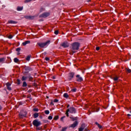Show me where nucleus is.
I'll use <instances>...</instances> for the list:
<instances>
[{"label":"nucleus","instance_id":"25","mask_svg":"<svg viewBox=\"0 0 131 131\" xmlns=\"http://www.w3.org/2000/svg\"><path fill=\"white\" fill-rule=\"evenodd\" d=\"M45 114H47V115L50 114V111H49V110H46V111H45Z\"/></svg>","mask_w":131,"mask_h":131},{"label":"nucleus","instance_id":"46","mask_svg":"<svg viewBox=\"0 0 131 131\" xmlns=\"http://www.w3.org/2000/svg\"><path fill=\"white\" fill-rule=\"evenodd\" d=\"M70 106V105L69 104V105H68V106H67V108H69V107Z\"/></svg>","mask_w":131,"mask_h":131},{"label":"nucleus","instance_id":"33","mask_svg":"<svg viewBox=\"0 0 131 131\" xmlns=\"http://www.w3.org/2000/svg\"><path fill=\"white\" fill-rule=\"evenodd\" d=\"M126 71H127V72H128V73H130V72H131V70L129 69H127Z\"/></svg>","mask_w":131,"mask_h":131},{"label":"nucleus","instance_id":"1","mask_svg":"<svg viewBox=\"0 0 131 131\" xmlns=\"http://www.w3.org/2000/svg\"><path fill=\"white\" fill-rule=\"evenodd\" d=\"M72 52H70V54L71 55H73L74 53L76 52V51H78V50H79V47H80V44L79 42H74L72 45Z\"/></svg>","mask_w":131,"mask_h":131},{"label":"nucleus","instance_id":"45","mask_svg":"<svg viewBox=\"0 0 131 131\" xmlns=\"http://www.w3.org/2000/svg\"><path fill=\"white\" fill-rule=\"evenodd\" d=\"M55 78H56V77L55 76H53V79H55Z\"/></svg>","mask_w":131,"mask_h":131},{"label":"nucleus","instance_id":"7","mask_svg":"<svg viewBox=\"0 0 131 131\" xmlns=\"http://www.w3.org/2000/svg\"><path fill=\"white\" fill-rule=\"evenodd\" d=\"M74 73L73 72H70L69 73V77H68V79L69 80H71L73 77H74Z\"/></svg>","mask_w":131,"mask_h":131},{"label":"nucleus","instance_id":"27","mask_svg":"<svg viewBox=\"0 0 131 131\" xmlns=\"http://www.w3.org/2000/svg\"><path fill=\"white\" fill-rule=\"evenodd\" d=\"M66 129H67V127H63L61 131H66Z\"/></svg>","mask_w":131,"mask_h":131},{"label":"nucleus","instance_id":"5","mask_svg":"<svg viewBox=\"0 0 131 131\" xmlns=\"http://www.w3.org/2000/svg\"><path fill=\"white\" fill-rule=\"evenodd\" d=\"M50 14V12H44L39 15V17L40 18H47V17H49Z\"/></svg>","mask_w":131,"mask_h":131},{"label":"nucleus","instance_id":"50","mask_svg":"<svg viewBox=\"0 0 131 131\" xmlns=\"http://www.w3.org/2000/svg\"><path fill=\"white\" fill-rule=\"evenodd\" d=\"M130 113H131V111H130Z\"/></svg>","mask_w":131,"mask_h":131},{"label":"nucleus","instance_id":"38","mask_svg":"<svg viewBox=\"0 0 131 131\" xmlns=\"http://www.w3.org/2000/svg\"><path fill=\"white\" fill-rule=\"evenodd\" d=\"M54 33H55V34H56V35L58 34L59 31H55L54 32Z\"/></svg>","mask_w":131,"mask_h":131},{"label":"nucleus","instance_id":"17","mask_svg":"<svg viewBox=\"0 0 131 131\" xmlns=\"http://www.w3.org/2000/svg\"><path fill=\"white\" fill-rule=\"evenodd\" d=\"M23 10V7H17V11H22Z\"/></svg>","mask_w":131,"mask_h":131},{"label":"nucleus","instance_id":"35","mask_svg":"<svg viewBox=\"0 0 131 131\" xmlns=\"http://www.w3.org/2000/svg\"><path fill=\"white\" fill-rule=\"evenodd\" d=\"M20 51H21V49H20V48L16 49V52H20Z\"/></svg>","mask_w":131,"mask_h":131},{"label":"nucleus","instance_id":"19","mask_svg":"<svg viewBox=\"0 0 131 131\" xmlns=\"http://www.w3.org/2000/svg\"><path fill=\"white\" fill-rule=\"evenodd\" d=\"M30 59H31V56L29 55L27 57L26 60H27V61H30Z\"/></svg>","mask_w":131,"mask_h":131},{"label":"nucleus","instance_id":"36","mask_svg":"<svg viewBox=\"0 0 131 131\" xmlns=\"http://www.w3.org/2000/svg\"><path fill=\"white\" fill-rule=\"evenodd\" d=\"M8 38H10V39L11 38H13V36L12 35H10L9 36H8Z\"/></svg>","mask_w":131,"mask_h":131},{"label":"nucleus","instance_id":"15","mask_svg":"<svg viewBox=\"0 0 131 131\" xmlns=\"http://www.w3.org/2000/svg\"><path fill=\"white\" fill-rule=\"evenodd\" d=\"M26 116V113H24V114H22L21 113L19 114V117H20L21 118L23 117H25Z\"/></svg>","mask_w":131,"mask_h":131},{"label":"nucleus","instance_id":"37","mask_svg":"<svg viewBox=\"0 0 131 131\" xmlns=\"http://www.w3.org/2000/svg\"><path fill=\"white\" fill-rule=\"evenodd\" d=\"M54 102L55 103H57V102H59V100L57 99H54Z\"/></svg>","mask_w":131,"mask_h":131},{"label":"nucleus","instance_id":"34","mask_svg":"<svg viewBox=\"0 0 131 131\" xmlns=\"http://www.w3.org/2000/svg\"><path fill=\"white\" fill-rule=\"evenodd\" d=\"M84 129L83 127H81L80 128H79V131H83Z\"/></svg>","mask_w":131,"mask_h":131},{"label":"nucleus","instance_id":"20","mask_svg":"<svg viewBox=\"0 0 131 131\" xmlns=\"http://www.w3.org/2000/svg\"><path fill=\"white\" fill-rule=\"evenodd\" d=\"M23 86L24 88H25L26 86H27V83H26V82L24 81L23 83Z\"/></svg>","mask_w":131,"mask_h":131},{"label":"nucleus","instance_id":"29","mask_svg":"<svg viewBox=\"0 0 131 131\" xmlns=\"http://www.w3.org/2000/svg\"><path fill=\"white\" fill-rule=\"evenodd\" d=\"M33 111H34L35 112H38V108H33Z\"/></svg>","mask_w":131,"mask_h":131},{"label":"nucleus","instance_id":"43","mask_svg":"<svg viewBox=\"0 0 131 131\" xmlns=\"http://www.w3.org/2000/svg\"><path fill=\"white\" fill-rule=\"evenodd\" d=\"M51 105H54V102H51Z\"/></svg>","mask_w":131,"mask_h":131},{"label":"nucleus","instance_id":"47","mask_svg":"<svg viewBox=\"0 0 131 131\" xmlns=\"http://www.w3.org/2000/svg\"><path fill=\"white\" fill-rule=\"evenodd\" d=\"M2 106L0 105V111L2 110Z\"/></svg>","mask_w":131,"mask_h":131},{"label":"nucleus","instance_id":"28","mask_svg":"<svg viewBox=\"0 0 131 131\" xmlns=\"http://www.w3.org/2000/svg\"><path fill=\"white\" fill-rule=\"evenodd\" d=\"M114 81H116V82L117 81V80H118V77H116L114 78Z\"/></svg>","mask_w":131,"mask_h":131},{"label":"nucleus","instance_id":"49","mask_svg":"<svg viewBox=\"0 0 131 131\" xmlns=\"http://www.w3.org/2000/svg\"><path fill=\"white\" fill-rule=\"evenodd\" d=\"M29 78H30V79H31L32 78V77H30Z\"/></svg>","mask_w":131,"mask_h":131},{"label":"nucleus","instance_id":"39","mask_svg":"<svg viewBox=\"0 0 131 131\" xmlns=\"http://www.w3.org/2000/svg\"><path fill=\"white\" fill-rule=\"evenodd\" d=\"M65 117H66L65 116H63V117H61V119H60V120L61 121H63V120L64 118H65Z\"/></svg>","mask_w":131,"mask_h":131},{"label":"nucleus","instance_id":"40","mask_svg":"<svg viewBox=\"0 0 131 131\" xmlns=\"http://www.w3.org/2000/svg\"><path fill=\"white\" fill-rule=\"evenodd\" d=\"M96 51H99L100 50V47H96Z\"/></svg>","mask_w":131,"mask_h":131},{"label":"nucleus","instance_id":"42","mask_svg":"<svg viewBox=\"0 0 131 131\" xmlns=\"http://www.w3.org/2000/svg\"><path fill=\"white\" fill-rule=\"evenodd\" d=\"M70 118H71L73 120H76V118L71 117Z\"/></svg>","mask_w":131,"mask_h":131},{"label":"nucleus","instance_id":"9","mask_svg":"<svg viewBox=\"0 0 131 131\" xmlns=\"http://www.w3.org/2000/svg\"><path fill=\"white\" fill-rule=\"evenodd\" d=\"M25 18L26 19H29V20H33V19H34V16H25Z\"/></svg>","mask_w":131,"mask_h":131},{"label":"nucleus","instance_id":"2","mask_svg":"<svg viewBox=\"0 0 131 131\" xmlns=\"http://www.w3.org/2000/svg\"><path fill=\"white\" fill-rule=\"evenodd\" d=\"M76 110H75V108L74 107H71L67 110L66 114L67 117H69V113L73 114L76 113Z\"/></svg>","mask_w":131,"mask_h":131},{"label":"nucleus","instance_id":"4","mask_svg":"<svg viewBox=\"0 0 131 131\" xmlns=\"http://www.w3.org/2000/svg\"><path fill=\"white\" fill-rule=\"evenodd\" d=\"M33 125L34 126H36V127H37L38 126H39V125H40L41 124V123L40 122V121H38V120L35 119L34 120L33 122Z\"/></svg>","mask_w":131,"mask_h":131},{"label":"nucleus","instance_id":"18","mask_svg":"<svg viewBox=\"0 0 131 131\" xmlns=\"http://www.w3.org/2000/svg\"><path fill=\"white\" fill-rule=\"evenodd\" d=\"M63 97H64V98H66V99H68V98L69 97V95H68V93H64L63 94Z\"/></svg>","mask_w":131,"mask_h":131},{"label":"nucleus","instance_id":"44","mask_svg":"<svg viewBox=\"0 0 131 131\" xmlns=\"http://www.w3.org/2000/svg\"><path fill=\"white\" fill-rule=\"evenodd\" d=\"M127 115V116H128V117L131 116V115L129 114H128Z\"/></svg>","mask_w":131,"mask_h":131},{"label":"nucleus","instance_id":"13","mask_svg":"<svg viewBox=\"0 0 131 131\" xmlns=\"http://www.w3.org/2000/svg\"><path fill=\"white\" fill-rule=\"evenodd\" d=\"M30 42V41L27 40V41H25V42H23L22 43V45H23V46H26V45H28V43H29Z\"/></svg>","mask_w":131,"mask_h":131},{"label":"nucleus","instance_id":"30","mask_svg":"<svg viewBox=\"0 0 131 131\" xmlns=\"http://www.w3.org/2000/svg\"><path fill=\"white\" fill-rule=\"evenodd\" d=\"M48 119H49V120H52L53 119V116H49L48 117Z\"/></svg>","mask_w":131,"mask_h":131},{"label":"nucleus","instance_id":"48","mask_svg":"<svg viewBox=\"0 0 131 131\" xmlns=\"http://www.w3.org/2000/svg\"><path fill=\"white\" fill-rule=\"evenodd\" d=\"M18 84H20V81L18 82Z\"/></svg>","mask_w":131,"mask_h":131},{"label":"nucleus","instance_id":"23","mask_svg":"<svg viewBox=\"0 0 131 131\" xmlns=\"http://www.w3.org/2000/svg\"><path fill=\"white\" fill-rule=\"evenodd\" d=\"M27 79V77H25V76H23L22 78H21V80L24 81V80H26Z\"/></svg>","mask_w":131,"mask_h":131},{"label":"nucleus","instance_id":"14","mask_svg":"<svg viewBox=\"0 0 131 131\" xmlns=\"http://www.w3.org/2000/svg\"><path fill=\"white\" fill-rule=\"evenodd\" d=\"M95 124H96V125H97L98 127H99V128L100 129H101V128H103V126H102V125H100V124H99L98 122H95Z\"/></svg>","mask_w":131,"mask_h":131},{"label":"nucleus","instance_id":"6","mask_svg":"<svg viewBox=\"0 0 131 131\" xmlns=\"http://www.w3.org/2000/svg\"><path fill=\"white\" fill-rule=\"evenodd\" d=\"M76 77L77 78V81H78L79 82H81V81L83 80V79L79 75H77Z\"/></svg>","mask_w":131,"mask_h":131},{"label":"nucleus","instance_id":"12","mask_svg":"<svg viewBox=\"0 0 131 131\" xmlns=\"http://www.w3.org/2000/svg\"><path fill=\"white\" fill-rule=\"evenodd\" d=\"M8 23H9L10 24H16L17 22L14 20H10L8 21Z\"/></svg>","mask_w":131,"mask_h":131},{"label":"nucleus","instance_id":"32","mask_svg":"<svg viewBox=\"0 0 131 131\" xmlns=\"http://www.w3.org/2000/svg\"><path fill=\"white\" fill-rule=\"evenodd\" d=\"M71 91L73 92V93H75V92H76V89H73L71 90Z\"/></svg>","mask_w":131,"mask_h":131},{"label":"nucleus","instance_id":"22","mask_svg":"<svg viewBox=\"0 0 131 131\" xmlns=\"http://www.w3.org/2000/svg\"><path fill=\"white\" fill-rule=\"evenodd\" d=\"M14 62H15V63H17V62H19V59L17 58H15L14 59Z\"/></svg>","mask_w":131,"mask_h":131},{"label":"nucleus","instance_id":"11","mask_svg":"<svg viewBox=\"0 0 131 131\" xmlns=\"http://www.w3.org/2000/svg\"><path fill=\"white\" fill-rule=\"evenodd\" d=\"M62 47H63V48H68L69 47V45L67 42H63L61 45Z\"/></svg>","mask_w":131,"mask_h":131},{"label":"nucleus","instance_id":"8","mask_svg":"<svg viewBox=\"0 0 131 131\" xmlns=\"http://www.w3.org/2000/svg\"><path fill=\"white\" fill-rule=\"evenodd\" d=\"M6 86L8 91H12V88H11V83H10V82H7L6 83Z\"/></svg>","mask_w":131,"mask_h":131},{"label":"nucleus","instance_id":"16","mask_svg":"<svg viewBox=\"0 0 131 131\" xmlns=\"http://www.w3.org/2000/svg\"><path fill=\"white\" fill-rule=\"evenodd\" d=\"M33 116L34 118H37L39 116V114L38 113H36L34 114Z\"/></svg>","mask_w":131,"mask_h":131},{"label":"nucleus","instance_id":"10","mask_svg":"<svg viewBox=\"0 0 131 131\" xmlns=\"http://www.w3.org/2000/svg\"><path fill=\"white\" fill-rule=\"evenodd\" d=\"M77 124H78V123L77 122V121H76L74 122L73 124L71 125V127H73V128H74V127L77 126Z\"/></svg>","mask_w":131,"mask_h":131},{"label":"nucleus","instance_id":"3","mask_svg":"<svg viewBox=\"0 0 131 131\" xmlns=\"http://www.w3.org/2000/svg\"><path fill=\"white\" fill-rule=\"evenodd\" d=\"M51 41L48 40L45 42H41V43H37V45L40 47V48H47L49 45H50Z\"/></svg>","mask_w":131,"mask_h":131},{"label":"nucleus","instance_id":"21","mask_svg":"<svg viewBox=\"0 0 131 131\" xmlns=\"http://www.w3.org/2000/svg\"><path fill=\"white\" fill-rule=\"evenodd\" d=\"M30 2H32V0H25L24 3L25 4H27L28 3H30Z\"/></svg>","mask_w":131,"mask_h":131},{"label":"nucleus","instance_id":"31","mask_svg":"<svg viewBox=\"0 0 131 131\" xmlns=\"http://www.w3.org/2000/svg\"><path fill=\"white\" fill-rule=\"evenodd\" d=\"M45 8H41L40 9V12H43V11H45Z\"/></svg>","mask_w":131,"mask_h":131},{"label":"nucleus","instance_id":"24","mask_svg":"<svg viewBox=\"0 0 131 131\" xmlns=\"http://www.w3.org/2000/svg\"><path fill=\"white\" fill-rule=\"evenodd\" d=\"M54 120H58L59 119V116H55L54 118Z\"/></svg>","mask_w":131,"mask_h":131},{"label":"nucleus","instance_id":"41","mask_svg":"<svg viewBox=\"0 0 131 131\" xmlns=\"http://www.w3.org/2000/svg\"><path fill=\"white\" fill-rule=\"evenodd\" d=\"M45 60H46V61H49V60H50V58H48V57H46V58H45Z\"/></svg>","mask_w":131,"mask_h":131},{"label":"nucleus","instance_id":"26","mask_svg":"<svg viewBox=\"0 0 131 131\" xmlns=\"http://www.w3.org/2000/svg\"><path fill=\"white\" fill-rule=\"evenodd\" d=\"M5 61V58H0V63H3Z\"/></svg>","mask_w":131,"mask_h":131}]
</instances>
